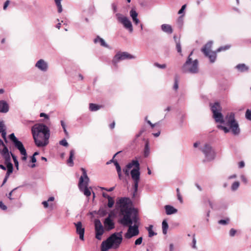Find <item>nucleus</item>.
I'll return each instance as SVG.
<instances>
[{"label":"nucleus","instance_id":"1","mask_svg":"<svg viewBox=\"0 0 251 251\" xmlns=\"http://www.w3.org/2000/svg\"><path fill=\"white\" fill-rule=\"evenodd\" d=\"M117 204L119 205L120 214L123 216L120 223L125 226H129L127 232L125 234V238L130 239L137 235L139 232L138 226H131L133 223L135 224L137 222V211L132 207L131 200L128 198H121Z\"/></svg>","mask_w":251,"mask_h":251},{"label":"nucleus","instance_id":"2","mask_svg":"<svg viewBox=\"0 0 251 251\" xmlns=\"http://www.w3.org/2000/svg\"><path fill=\"white\" fill-rule=\"evenodd\" d=\"M31 132L35 145L44 147L49 144L50 137L49 128L43 124H37L31 128Z\"/></svg>","mask_w":251,"mask_h":251},{"label":"nucleus","instance_id":"3","mask_svg":"<svg viewBox=\"0 0 251 251\" xmlns=\"http://www.w3.org/2000/svg\"><path fill=\"white\" fill-rule=\"evenodd\" d=\"M133 166L135 168L130 171V175L133 181V196H135L138 191V183L140 178V164L138 161L136 160H132L123 169V172L126 176H128L129 175V170Z\"/></svg>","mask_w":251,"mask_h":251},{"label":"nucleus","instance_id":"4","mask_svg":"<svg viewBox=\"0 0 251 251\" xmlns=\"http://www.w3.org/2000/svg\"><path fill=\"white\" fill-rule=\"evenodd\" d=\"M123 240L122 232H115L101 244V251H107L111 248L117 249Z\"/></svg>","mask_w":251,"mask_h":251},{"label":"nucleus","instance_id":"5","mask_svg":"<svg viewBox=\"0 0 251 251\" xmlns=\"http://www.w3.org/2000/svg\"><path fill=\"white\" fill-rule=\"evenodd\" d=\"M81 170L82 172V175L79 178L78 185V188L79 190L83 192L85 196L88 197L91 194V188H88L89 178L87 176L86 170L82 168Z\"/></svg>","mask_w":251,"mask_h":251},{"label":"nucleus","instance_id":"6","mask_svg":"<svg viewBox=\"0 0 251 251\" xmlns=\"http://www.w3.org/2000/svg\"><path fill=\"white\" fill-rule=\"evenodd\" d=\"M192 53L193 52H191L185 63L182 66V70L184 73L196 74L199 72L198 60L195 59L192 61V59L190 57Z\"/></svg>","mask_w":251,"mask_h":251},{"label":"nucleus","instance_id":"7","mask_svg":"<svg viewBox=\"0 0 251 251\" xmlns=\"http://www.w3.org/2000/svg\"><path fill=\"white\" fill-rule=\"evenodd\" d=\"M226 125L230 127L233 134L238 135L240 133V129L238 123L235 120V115L233 113H230L227 114L225 118Z\"/></svg>","mask_w":251,"mask_h":251},{"label":"nucleus","instance_id":"8","mask_svg":"<svg viewBox=\"0 0 251 251\" xmlns=\"http://www.w3.org/2000/svg\"><path fill=\"white\" fill-rule=\"evenodd\" d=\"M213 42L210 41L208 42L201 49V51L203 53L204 55L209 59L211 63H214L216 60L217 54L216 51L211 50Z\"/></svg>","mask_w":251,"mask_h":251},{"label":"nucleus","instance_id":"9","mask_svg":"<svg viewBox=\"0 0 251 251\" xmlns=\"http://www.w3.org/2000/svg\"><path fill=\"white\" fill-rule=\"evenodd\" d=\"M115 16L118 22L122 24L123 26L129 32L132 33L133 32V28L131 22L127 17L119 13H116Z\"/></svg>","mask_w":251,"mask_h":251},{"label":"nucleus","instance_id":"10","mask_svg":"<svg viewBox=\"0 0 251 251\" xmlns=\"http://www.w3.org/2000/svg\"><path fill=\"white\" fill-rule=\"evenodd\" d=\"M211 109L213 114V118L216 122L220 123H224V117L221 112V107L218 102H215L213 105H211Z\"/></svg>","mask_w":251,"mask_h":251},{"label":"nucleus","instance_id":"11","mask_svg":"<svg viewBox=\"0 0 251 251\" xmlns=\"http://www.w3.org/2000/svg\"><path fill=\"white\" fill-rule=\"evenodd\" d=\"M200 150L204 153L207 160L211 161L215 158V151L209 144H205L203 146L201 147Z\"/></svg>","mask_w":251,"mask_h":251},{"label":"nucleus","instance_id":"12","mask_svg":"<svg viewBox=\"0 0 251 251\" xmlns=\"http://www.w3.org/2000/svg\"><path fill=\"white\" fill-rule=\"evenodd\" d=\"M0 154L4 160L5 162L11 161L10 152L7 147L4 144L1 139H0Z\"/></svg>","mask_w":251,"mask_h":251},{"label":"nucleus","instance_id":"13","mask_svg":"<svg viewBox=\"0 0 251 251\" xmlns=\"http://www.w3.org/2000/svg\"><path fill=\"white\" fill-rule=\"evenodd\" d=\"M135 57L127 52H122L117 53L113 59V63L116 65L117 63L121 61L127 59H134Z\"/></svg>","mask_w":251,"mask_h":251},{"label":"nucleus","instance_id":"14","mask_svg":"<svg viewBox=\"0 0 251 251\" xmlns=\"http://www.w3.org/2000/svg\"><path fill=\"white\" fill-rule=\"evenodd\" d=\"M9 137L15 148L18 150L20 152L23 153L25 151H26L23 143L15 136L14 133L10 134Z\"/></svg>","mask_w":251,"mask_h":251},{"label":"nucleus","instance_id":"15","mask_svg":"<svg viewBox=\"0 0 251 251\" xmlns=\"http://www.w3.org/2000/svg\"><path fill=\"white\" fill-rule=\"evenodd\" d=\"M96 238L98 240H101V236L104 233V229L102 224L99 219H96L94 221Z\"/></svg>","mask_w":251,"mask_h":251},{"label":"nucleus","instance_id":"16","mask_svg":"<svg viewBox=\"0 0 251 251\" xmlns=\"http://www.w3.org/2000/svg\"><path fill=\"white\" fill-rule=\"evenodd\" d=\"M35 66L40 71L43 72H47L49 67L48 63L42 59H39L36 63Z\"/></svg>","mask_w":251,"mask_h":251},{"label":"nucleus","instance_id":"17","mask_svg":"<svg viewBox=\"0 0 251 251\" xmlns=\"http://www.w3.org/2000/svg\"><path fill=\"white\" fill-rule=\"evenodd\" d=\"M74 224L76 227V232L78 234H79L80 239L84 240L85 228L82 226V223L81 222H78L76 223H74Z\"/></svg>","mask_w":251,"mask_h":251},{"label":"nucleus","instance_id":"18","mask_svg":"<svg viewBox=\"0 0 251 251\" xmlns=\"http://www.w3.org/2000/svg\"><path fill=\"white\" fill-rule=\"evenodd\" d=\"M103 224L107 230H110L114 228V223L111 219V214H109L108 217L104 220Z\"/></svg>","mask_w":251,"mask_h":251},{"label":"nucleus","instance_id":"19","mask_svg":"<svg viewBox=\"0 0 251 251\" xmlns=\"http://www.w3.org/2000/svg\"><path fill=\"white\" fill-rule=\"evenodd\" d=\"M4 163L6 165V167L7 168V172L3 181L2 185H3L5 183H6L8 178L9 176V175L12 173L13 170V165L11 163V161H8V162H4Z\"/></svg>","mask_w":251,"mask_h":251},{"label":"nucleus","instance_id":"20","mask_svg":"<svg viewBox=\"0 0 251 251\" xmlns=\"http://www.w3.org/2000/svg\"><path fill=\"white\" fill-rule=\"evenodd\" d=\"M129 15L134 25H138L140 23L138 18V14L134 8L131 9L129 11Z\"/></svg>","mask_w":251,"mask_h":251},{"label":"nucleus","instance_id":"21","mask_svg":"<svg viewBox=\"0 0 251 251\" xmlns=\"http://www.w3.org/2000/svg\"><path fill=\"white\" fill-rule=\"evenodd\" d=\"M9 110L8 103L3 100H0V113H6Z\"/></svg>","mask_w":251,"mask_h":251},{"label":"nucleus","instance_id":"22","mask_svg":"<svg viewBox=\"0 0 251 251\" xmlns=\"http://www.w3.org/2000/svg\"><path fill=\"white\" fill-rule=\"evenodd\" d=\"M167 215H172L177 212V210L173 206L170 205H166L164 207Z\"/></svg>","mask_w":251,"mask_h":251},{"label":"nucleus","instance_id":"23","mask_svg":"<svg viewBox=\"0 0 251 251\" xmlns=\"http://www.w3.org/2000/svg\"><path fill=\"white\" fill-rule=\"evenodd\" d=\"M162 30L167 33L171 34L173 32V29L170 25L163 24L161 26Z\"/></svg>","mask_w":251,"mask_h":251},{"label":"nucleus","instance_id":"24","mask_svg":"<svg viewBox=\"0 0 251 251\" xmlns=\"http://www.w3.org/2000/svg\"><path fill=\"white\" fill-rule=\"evenodd\" d=\"M235 68L240 72H248L249 69V67L244 63L238 64Z\"/></svg>","mask_w":251,"mask_h":251},{"label":"nucleus","instance_id":"25","mask_svg":"<svg viewBox=\"0 0 251 251\" xmlns=\"http://www.w3.org/2000/svg\"><path fill=\"white\" fill-rule=\"evenodd\" d=\"M94 42L95 43H100V45L102 47L106 48L108 47V45L105 43L104 40L99 36H97V38L94 39Z\"/></svg>","mask_w":251,"mask_h":251},{"label":"nucleus","instance_id":"26","mask_svg":"<svg viewBox=\"0 0 251 251\" xmlns=\"http://www.w3.org/2000/svg\"><path fill=\"white\" fill-rule=\"evenodd\" d=\"M75 155V151L72 150L70 151V156L67 160V163L70 166H73L74 165L73 158Z\"/></svg>","mask_w":251,"mask_h":251},{"label":"nucleus","instance_id":"27","mask_svg":"<svg viewBox=\"0 0 251 251\" xmlns=\"http://www.w3.org/2000/svg\"><path fill=\"white\" fill-rule=\"evenodd\" d=\"M168 224L166 220L163 221L162 223V232L164 234H166L168 229Z\"/></svg>","mask_w":251,"mask_h":251},{"label":"nucleus","instance_id":"28","mask_svg":"<svg viewBox=\"0 0 251 251\" xmlns=\"http://www.w3.org/2000/svg\"><path fill=\"white\" fill-rule=\"evenodd\" d=\"M120 152H117L116 154H115V155H114L113 158L112 160H110V162H113L114 164V165L116 167V170H117V172H120V171H121V167L119 165V164L118 163V162H117V161L116 160H114V158L115 157V156L118 154Z\"/></svg>","mask_w":251,"mask_h":251},{"label":"nucleus","instance_id":"29","mask_svg":"<svg viewBox=\"0 0 251 251\" xmlns=\"http://www.w3.org/2000/svg\"><path fill=\"white\" fill-rule=\"evenodd\" d=\"M231 47L230 45H226L224 46H221L219 47L216 50V53L218 52H220L221 51H226V50H229Z\"/></svg>","mask_w":251,"mask_h":251},{"label":"nucleus","instance_id":"30","mask_svg":"<svg viewBox=\"0 0 251 251\" xmlns=\"http://www.w3.org/2000/svg\"><path fill=\"white\" fill-rule=\"evenodd\" d=\"M100 106L99 105L94 104V103H90L89 104V109L91 111H96L100 109Z\"/></svg>","mask_w":251,"mask_h":251},{"label":"nucleus","instance_id":"31","mask_svg":"<svg viewBox=\"0 0 251 251\" xmlns=\"http://www.w3.org/2000/svg\"><path fill=\"white\" fill-rule=\"evenodd\" d=\"M153 227L152 225H150L147 228V229L149 232V236L150 237H151L153 236L156 235V233L153 231Z\"/></svg>","mask_w":251,"mask_h":251},{"label":"nucleus","instance_id":"32","mask_svg":"<svg viewBox=\"0 0 251 251\" xmlns=\"http://www.w3.org/2000/svg\"><path fill=\"white\" fill-rule=\"evenodd\" d=\"M240 186V182L239 181H234L231 185V190L232 191H236Z\"/></svg>","mask_w":251,"mask_h":251},{"label":"nucleus","instance_id":"33","mask_svg":"<svg viewBox=\"0 0 251 251\" xmlns=\"http://www.w3.org/2000/svg\"><path fill=\"white\" fill-rule=\"evenodd\" d=\"M183 17H184V14L180 16L177 20V24L179 27H182V26L183 25V20H184Z\"/></svg>","mask_w":251,"mask_h":251},{"label":"nucleus","instance_id":"34","mask_svg":"<svg viewBox=\"0 0 251 251\" xmlns=\"http://www.w3.org/2000/svg\"><path fill=\"white\" fill-rule=\"evenodd\" d=\"M174 38L175 40H176V36H174ZM176 49L178 53H180L181 55H182V54L181 53V46L179 41L177 42L176 41Z\"/></svg>","mask_w":251,"mask_h":251},{"label":"nucleus","instance_id":"35","mask_svg":"<svg viewBox=\"0 0 251 251\" xmlns=\"http://www.w3.org/2000/svg\"><path fill=\"white\" fill-rule=\"evenodd\" d=\"M54 1L57 7L58 12L61 13L62 11V7L61 3V0H54Z\"/></svg>","mask_w":251,"mask_h":251},{"label":"nucleus","instance_id":"36","mask_svg":"<svg viewBox=\"0 0 251 251\" xmlns=\"http://www.w3.org/2000/svg\"><path fill=\"white\" fill-rule=\"evenodd\" d=\"M147 130V127L146 126L144 125L142 126L141 129L140 130L139 133L137 134L135 136L136 138L139 137L144 132H145Z\"/></svg>","mask_w":251,"mask_h":251},{"label":"nucleus","instance_id":"37","mask_svg":"<svg viewBox=\"0 0 251 251\" xmlns=\"http://www.w3.org/2000/svg\"><path fill=\"white\" fill-rule=\"evenodd\" d=\"M10 154L13 158L15 166L16 167L17 169H18V161L17 159L16 156L11 152H10Z\"/></svg>","mask_w":251,"mask_h":251},{"label":"nucleus","instance_id":"38","mask_svg":"<svg viewBox=\"0 0 251 251\" xmlns=\"http://www.w3.org/2000/svg\"><path fill=\"white\" fill-rule=\"evenodd\" d=\"M108 204L107 206L109 208H111L113 207L114 204V200L111 197H109V199H108Z\"/></svg>","mask_w":251,"mask_h":251},{"label":"nucleus","instance_id":"39","mask_svg":"<svg viewBox=\"0 0 251 251\" xmlns=\"http://www.w3.org/2000/svg\"><path fill=\"white\" fill-rule=\"evenodd\" d=\"M217 127L219 129H221L225 132V133H228L230 131V127L227 128L225 126H222V125H218L217 126Z\"/></svg>","mask_w":251,"mask_h":251},{"label":"nucleus","instance_id":"40","mask_svg":"<svg viewBox=\"0 0 251 251\" xmlns=\"http://www.w3.org/2000/svg\"><path fill=\"white\" fill-rule=\"evenodd\" d=\"M150 152V149L148 146V144L146 143L145 147L144 155L145 156H148Z\"/></svg>","mask_w":251,"mask_h":251},{"label":"nucleus","instance_id":"41","mask_svg":"<svg viewBox=\"0 0 251 251\" xmlns=\"http://www.w3.org/2000/svg\"><path fill=\"white\" fill-rule=\"evenodd\" d=\"M229 220L227 218L224 220H221L219 221L218 223L221 225H227L229 223Z\"/></svg>","mask_w":251,"mask_h":251},{"label":"nucleus","instance_id":"42","mask_svg":"<svg viewBox=\"0 0 251 251\" xmlns=\"http://www.w3.org/2000/svg\"><path fill=\"white\" fill-rule=\"evenodd\" d=\"M246 118L249 120L251 121V110L250 109H247L246 112Z\"/></svg>","mask_w":251,"mask_h":251},{"label":"nucleus","instance_id":"43","mask_svg":"<svg viewBox=\"0 0 251 251\" xmlns=\"http://www.w3.org/2000/svg\"><path fill=\"white\" fill-rule=\"evenodd\" d=\"M178 88V81L177 77H175V83L173 86V89L175 90H177Z\"/></svg>","mask_w":251,"mask_h":251},{"label":"nucleus","instance_id":"44","mask_svg":"<svg viewBox=\"0 0 251 251\" xmlns=\"http://www.w3.org/2000/svg\"><path fill=\"white\" fill-rule=\"evenodd\" d=\"M60 145L64 146V147H68V143L66 139H64L62 140H61L59 142Z\"/></svg>","mask_w":251,"mask_h":251},{"label":"nucleus","instance_id":"45","mask_svg":"<svg viewBox=\"0 0 251 251\" xmlns=\"http://www.w3.org/2000/svg\"><path fill=\"white\" fill-rule=\"evenodd\" d=\"M154 65L156 66V67H158L160 69H165L166 67V65L165 64H160L158 63H155L154 64Z\"/></svg>","mask_w":251,"mask_h":251},{"label":"nucleus","instance_id":"46","mask_svg":"<svg viewBox=\"0 0 251 251\" xmlns=\"http://www.w3.org/2000/svg\"><path fill=\"white\" fill-rule=\"evenodd\" d=\"M21 155L23 156L21 158L23 161H25L27 159V153L26 151H24V152H20Z\"/></svg>","mask_w":251,"mask_h":251},{"label":"nucleus","instance_id":"47","mask_svg":"<svg viewBox=\"0 0 251 251\" xmlns=\"http://www.w3.org/2000/svg\"><path fill=\"white\" fill-rule=\"evenodd\" d=\"M0 133H1L2 137L4 140V141L6 143H7V138H6V132L5 131V129L3 130L2 132H0Z\"/></svg>","mask_w":251,"mask_h":251},{"label":"nucleus","instance_id":"48","mask_svg":"<svg viewBox=\"0 0 251 251\" xmlns=\"http://www.w3.org/2000/svg\"><path fill=\"white\" fill-rule=\"evenodd\" d=\"M236 232H237L236 230L235 229H234V228L230 229L229 230V232L230 236H231V237L234 236Z\"/></svg>","mask_w":251,"mask_h":251},{"label":"nucleus","instance_id":"49","mask_svg":"<svg viewBox=\"0 0 251 251\" xmlns=\"http://www.w3.org/2000/svg\"><path fill=\"white\" fill-rule=\"evenodd\" d=\"M142 237H139L137 239H136L135 241V244L136 245H140L142 242Z\"/></svg>","mask_w":251,"mask_h":251},{"label":"nucleus","instance_id":"50","mask_svg":"<svg viewBox=\"0 0 251 251\" xmlns=\"http://www.w3.org/2000/svg\"><path fill=\"white\" fill-rule=\"evenodd\" d=\"M240 178L242 180V181L245 184H247L248 182V179L246 178V177L242 175L240 176Z\"/></svg>","mask_w":251,"mask_h":251},{"label":"nucleus","instance_id":"51","mask_svg":"<svg viewBox=\"0 0 251 251\" xmlns=\"http://www.w3.org/2000/svg\"><path fill=\"white\" fill-rule=\"evenodd\" d=\"M186 6V4L182 5L181 9L178 11V14H182L184 13V10L185 9Z\"/></svg>","mask_w":251,"mask_h":251},{"label":"nucleus","instance_id":"52","mask_svg":"<svg viewBox=\"0 0 251 251\" xmlns=\"http://www.w3.org/2000/svg\"><path fill=\"white\" fill-rule=\"evenodd\" d=\"M0 207L2 209V210H6L7 209V206L6 205H5L2 201H0Z\"/></svg>","mask_w":251,"mask_h":251},{"label":"nucleus","instance_id":"53","mask_svg":"<svg viewBox=\"0 0 251 251\" xmlns=\"http://www.w3.org/2000/svg\"><path fill=\"white\" fill-rule=\"evenodd\" d=\"M40 116L41 117H45L47 120L49 119V116L47 114H45L44 113H41L40 114Z\"/></svg>","mask_w":251,"mask_h":251},{"label":"nucleus","instance_id":"54","mask_svg":"<svg viewBox=\"0 0 251 251\" xmlns=\"http://www.w3.org/2000/svg\"><path fill=\"white\" fill-rule=\"evenodd\" d=\"M193 248H196V239L195 237V235H193Z\"/></svg>","mask_w":251,"mask_h":251},{"label":"nucleus","instance_id":"55","mask_svg":"<svg viewBox=\"0 0 251 251\" xmlns=\"http://www.w3.org/2000/svg\"><path fill=\"white\" fill-rule=\"evenodd\" d=\"M245 166V163L244 161H240L238 164V167L240 168H243Z\"/></svg>","mask_w":251,"mask_h":251},{"label":"nucleus","instance_id":"56","mask_svg":"<svg viewBox=\"0 0 251 251\" xmlns=\"http://www.w3.org/2000/svg\"><path fill=\"white\" fill-rule=\"evenodd\" d=\"M9 0H7L4 4V5H3V9L4 10H5L6 9V8L7 7L8 5H9Z\"/></svg>","mask_w":251,"mask_h":251},{"label":"nucleus","instance_id":"57","mask_svg":"<svg viewBox=\"0 0 251 251\" xmlns=\"http://www.w3.org/2000/svg\"><path fill=\"white\" fill-rule=\"evenodd\" d=\"M42 204H43L44 207L47 208L49 206V201H44L42 202Z\"/></svg>","mask_w":251,"mask_h":251},{"label":"nucleus","instance_id":"58","mask_svg":"<svg viewBox=\"0 0 251 251\" xmlns=\"http://www.w3.org/2000/svg\"><path fill=\"white\" fill-rule=\"evenodd\" d=\"M236 177H237L236 175L233 174L232 175H231V176H228L227 179H233V178H235Z\"/></svg>","mask_w":251,"mask_h":251},{"label":"nucleus","instance_id":"59","mask_svg":"<svg viewBox=\"0 0 251 251\" xmlns=\"http://www.w3.org/2000/svg\"><path fill=\"white\" fill-rule=\"evenodd\" d=\"M17 189V188L14 189L13 190H12L9 194H8V198L10 199V200H12V199L11 198V196H12V192L15 190L16 189Z\"/></svg>","mask_w":251,"mask_h":251},{"label":"nucleus","instance_id":"60","mask_svg":"<svg viewBox=\"0 0 251 251\" xmlns=\"http://www.w3.org/2000/svg\"><path fill=\"white\" fill-rule=\"evenodd\" d=\"M177 198H178V200L180 202H182V198L180 194H178L177 195Z\"/></svg>","mask_w":251,"mask_h":251},{"label":"nucleus","instance_id":"61","mask_svg":"<svg viewBox=\"0 0 251 251\" xmlns=\"http://www.w3.org/2000/svg\"><path fill=\"white\" fill-rule=\"evenodd\" d=\"M61 125L63 129H65L66 128V125L63 121H61Z\"/></svg>","mask_w":251,"mask_h":251},{"label":"nucleus","instance_id":"62","mask_svg":"<svg viewBox=\"0 0 251 251\" xmlns=\"http://www.w3.org/2000/svg\"><path fill=\"white\" fill-rule=\"evenodd\" d=\"M102 196L105 198H107V199H109V197H110V196H109L107 194L105 193H102Z\"/></svg>","mask_w":251,"mask_h":251},{"label":"nucleus","instance_id":"63","mask_svg":"<svg viewBox=\"0 0 251 251\" xmlns=\"http://www.w3.org/2000/svg\"><path fill=\"white\" fill-rule=\"evenodd\" d=\"M31 161L32 163H35L36 162V159L35 157L32 156L31 157Z\"/></svg>","mask_w":251,"mask_h":251},{"label":"nucleus","instance_id":"64","mask_svg":"<svg viewBox=\"0 0 251 251\" xmlns=\"http://www.w3.org/2000/svg\"><path fill=\"white\" fill-rule=\"evenodd\" d=\"M115 123L113 122L109 126L111 129H113L115 127Z\"/></svg>","mask_w":251,"mask_h":251}]
</instances>
